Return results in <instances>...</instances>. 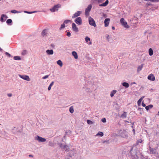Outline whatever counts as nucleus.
<instances>
[{
	"instance_id": "nucleus-1",
	"label": "nucleus",
	"mask_w": 159,
	"mask_h": 159,
	"mask_svg": "<svg viewBox=\"0 0 159 159\" xmlns=\"http://www.w3.org/2000/svg\"><path fill=\"white\" fill-rule=\"evenodd\" d=\"M120 23L121 25L125 28H128L129 27V26L127 25V22L125 20L124 18H122L120 19Z\"/></svg>"
},
{
	"instance_id": "nucleus-2",
	"label": "nucleus",
	"mask_w": 159,
	"mask_h": 159,
	"mask_svg": "<svg viewBox=\"0 0 159 159\" xmlns=\"http://www.w3.org/2000/svg\"><path fill=\"white\" fill-rule=\"evenodd\" d=\"M61 5L60 4H57L55 5L54 7L50 9V11L52 12H54L55 11H57L58 9L60 8Z\"/></svg>"
},
{
	"instance_id": "nucleus-3",
	"label": "nucleus",
	"mask_w": 159,
	"mask_h": 159,
	"mask_svg": "<svg viewBox=\"0 0 159 159\" xmlns=\"http://www.w3.org/2000/svg\"><path fill=\"white\" fill-rule=\"evenodd\" d=\"M89 25L92 26H93L94 27L96 26V23L94 19L91 16L89 17Z\"/></svg>"
},
{
	"instance_id": "nucleus-4",
	"label": "nucleus",
	"mask_w": 159,
	"mask_h": 159,
	"mask_svg": "<svg viewBox=\"0 0 159 159\" xmlns=\"http://www.w3.org/2000/svg\"><path fill=\"white\" fill-rule=\"evenodd\" d=\"M75 22L78 25H81L82 24V20L80 17H77L74 20Z\"/></svg>"
},
{
	"instance_id": "nucleus-5",
	"label": "nucleus",
	"mask_w": 159,
	"mask_h": 159,
	"mask_svg": "<svg viewBox=\"0 0 159 159\" xmlns=\"http://www.w3.org/2000/svg\"><path fill=\"white\" fill-rule=\"evenodd\" d=\"M92 7V5L91 4H90L87 7V8L86 9L85 14L86 16H88L89 15V12L91 11V10Z\"/></svg>"
},
{
	"instance_id": "nucleus-6",
	"label": "nucleus",
	"mask_w": 159,
	"mask_h": 159,
	"mask_svg": "<svg viewBox=\"0 0 159 159\" xmlns=\"http://www.w3.org/2000/svg\"><path fill=\"white\" fill-rule=\"evenodd\" d=\"M35 139L41 142H44L46 141L45 139L43 138L38 135L35 137Z\"/></svg>"
},
{
	"instance_id": "nucleus-7",
	"label": "nucleus",
	"mask_w": 159,
	"mask_h": 159,
	"mask_svg": "<svg viewBox=\"0 0 159 159\" xmlns=\"http://www.w3.org/2000/svg\"><path fill=\"white\" fill-rule=\"evenodd\" d=\"M76 153L74 149H73L70 151L69 154L67 157H66V159H69L68 157H72Z\"/></svg>"
},
{
	"instance_id": "nucleus-8",
	"label": "nucleus",
	"mask_w": 159,
	"mask_h": 159,
	"mask_svg": "<svg viewBox=\"0 0 159 159\" xmlns=\"http://www.w3.org/2000/svg\"><path fill=\"white\" fill-rule=\"evenodd\" d=\"M19 76L23 79H24L26 81H30V80L29 76L28 75H19Z\"/></svg>"
},
{
	"instance_id": "nucleus-9",
	"label": "nucleus",
	"mask_w": 159,
	"mask_h": 159,
	"mask_svg": "<svg viewBox=\"0 0 159 159\" xmlns=\"http://www.w3.org/2000/svg\"><path fill=\"white\" fill-rule=\"evenodd\" d=\"M72 26L73 30L75 32H77L79 31L78 28L77 27L76 24L73 23L72 24Z\"/></svg>"
},
{
	"instance_id": "nucleus-10",
	"label": "nucleus",
	"mask_w": 159,
	"mask_h": 159,
	"mask_svg": "<svg viewBox=\"0 0 159 159\" xmlns=\"http://www.w3.org/2000/svg\"><path fill=\"white\" fill-rule=\"evenodd\" d=\"M8 18V16L6 15L2 14L1 15L0 20L2 22H3Z\"/></svg>"
},
{
	"instance_id": "nucleus-11",
	"label": "nucleus",
	"mask_w": 159,
	"mask_h": 159,
	"mask_svg": "<svg viewBox=\"0 0 159 159\" xmlns=\"http://www.w3.org/2000/svg\"><path fill=\"white\" fill-rule=\"evenodd\" d=\"M81 14V11H78L77 12L73 14L72 16V18H74L76 17H77L79 16Z\"/></svg>"
},
{
	"instance_id": "nucleus-12",
	"label": "nucleus",
	"mask_w": 159,
	"mask_h": 159,
	"mask_svg": "<svg viewBox=\"0 0 159 159\" xmlns=\"http://www.w3.org/2000/svg\"><path fill=\"white\" fill-rule=\"evenodd\" d=\"M149 150L150 151V154H154L156 153V149L153 148H152L150 146L149 147Z\"/></svg>"
},
{
	"instance_id": "nucleus-13",
	"label": "nucleus",
	"mask_w": 159,
	"mask_h": 159,
	"mask_svg": "<svg viewBox=\"0 0 159 159\" xmlns=\"http://www.w3.org/2000/svg\"><path fill=\"white\" fill-rule=\"evenodd\" d=\"M110 20V19L109 18H107L105 19L104 21L105 27H107L108 26Z\"/></svg>"
},
{
	"instance_id": "nucleus-14",
	"label": "nucleus",
	"mask_w": 159,
	"mask_h": 159,
	"mask_svg": "<svg viewBox=\"0 0 159 159\" xmlns=\"http://www.w3.org/2000/svg\"><path fill=\"white\" fill-rule=\"evenodd\" d=\"M148 79L152 81H154L155 80V77L153 75L151 74L148 76Z\"/></svg>"
},
{
	"instance_id": "nucleus-15",
	"label": "nucleus",
	"mask_w": 159,
	"mask_h": 159,
	"mask_svg": "<svg viewBox=\"0 0 159 159\" xmlns=\"http://www.w3.org/2000/svg\"><path fill=\"white\" fill-rule=\"evenodd\" d=\"M109 3V1L107 0L106 1L101 4L99 5V6L100 7H106V6Z\"/></svg>"
},
{
	"instance_id": "nucleus-16",
	"label": "nucleus",
	"mask_w": 159,
	"mask_h": 159,
	"mask_svg": "<svg viewBox=\"0 0 159 159\" xmlns=\"http://www.w3.org/2000/svg\"><path fill=\"white\" fill-rule=\"evenodd\" d=\"M46 52L48 55H51L53 54L54 52L52 49H48L46 51Z\"/></svg>"
},
{
	"instance_id": "nucleus-17",
	"label": "nucleus",
	"mask_w": 159,
	"mask_h": 159,
	"mask_svg": "<svg viewBox=\"0 0 159 159\" xmlns=\"http://www.w3.org/2000/svg\"><path fill=\"white\" fill-rule=\"evenodd\" d=\"M72 55L74 56V58L75 59H77L78 58V55L77 52L75 51H73L72 52Z\"/></svg>"
},
{
	"instance_id": "nucleus-18",
	"label": "nucleus",
	"mask_w": 159,
	"mask_h": 159,
	"mask_svg": "<svg viewBox=\"0 0 159 159\" xmlns=\"http://www.w3.org/2000/svg\"><path fill=\"white\" fill-rule=\"evenodd\" d=\"M47 33V30L46 29L43 30L41 33V35L43 36H44Z\"/></svg>"
},
{
	"instance_id": "nucleus-19",
	"label": "nucleus",
	"mask_w": 159,
	"mask_h": 159,
	"mask_svg": "<svg viewBox=\"0 0 159 159\" xmlns=\"http://www.w3.org/2000/svg\"><path fill=\"white\" fill-rule=\"evenodd\" d=\"M143 66V65L142 64L141 65L138 66L137 70L138 72H139L142 70Z\"/></svg>"
},
{
	"instance_id": "nucleus-20",
	"label": "nucleus",
	"mask_w": 159,
	"mask_h": 159,
	"mask_svg": "<svg viewBox=\"0 0 159 159\" xmlns=\"http://www.w3.org/2000/svg\"><path fill=\"white\" fill-rule=\"evenodd\" d=\"M153 107V105L152 104L149 105L145 107V109L147 111H148L149 109L152 108Z\"/></svg>"
},
{
	"instance_id": "nucleus-21",
	"label": "nucleus",
	"mask_w": 159,
	"mask_h": 159,
	"mask_svg": "<svg viewBox=\"0 0 159 159\" xmlns=\"http://www.w3.org/2000/svg\"><path fill=\"white\" fill-rule=\"evenodd\" d=\"M6 23L7 25H12V20L11 19H8L7 20Z\"/></svg>"
},
{
	"instance_id": "nucleus-22",
	"label": "nucleus",
	"mask_w": 159,
	"mask_h": 159,
	"mask_svg": "<svg viewBox=\"0 0 159 159\" xmlns=\"http://www.w3.org/2000/svg\"><path fill=\"white\" fill-rule=\"evenodd\" d=\"M149 54L150 56H151L153 55V52L152 48H150L148 50Z\"/></svg>"
},
{
	"instance_id": "nucleus-23",
	"label": "nucleus",
	"mask_w": 159,
	"mask_h": 159,
	"mask_svg": "<svg viewBox=\"0 0 159 159\" xmlns=\"http://www.w3.org/2000/svg\"><path fill=\"white\" fill-rule=\"evenodd\" d=\"M117 91L116 90H114L111 91L110 93V96L111 97H113L114 95L116 93Z\"/></svg>"
},
{
	"instance_id": "nucleus-24",
	"label": "nucleus",
	"mask_w": 159,
	"mask_h": 159,
	"mask_svg": "<svg viewBox=\"0 0 159 159\" xmlns=\"http://www.w3.org/2000/svg\"><path fill=\"white\" fill-rule=\"evenodd\" d=\"M144 96L142 97L138 101L137 103L138 104L139 106L141 104V102L142 101L143 99L144 98Z\"/></svg>"
},
{
	"instance_id": "nucleus-25",
	"label": "nucleus",
	"mask_w": 159,
	"mask_h": 159,
	"mask_svg": "<svg viewBox=\"0 0 159 159\" xmlns=\"http://www.w3.org/2000/svg\"><path fill=\"white\" fill-rule=\"evenodd\" d=\"M122 85L125 88H127L129 87V84L127 82H123L122 83Z\"/></svg>"
},
{
	"instance_id": "nucleus-26",
	"label": "nucleus",
	"mask_w": 159,
	"mask_h": 159,
	"mask_svg": "<svg viewBox=\"0 0 159 159\" xmlns=\"http://www.w3.org/2000/svg\"><path fill=\"white\" fill-rule=\"evenodd\" d=\"M127 116V113L126 112H124L121 115L120 117L122 118H126Z\"/></svg>"
},
{
	"instance_id": "nucleus-27",
	"label": "nucleus",
	"mask_w": 159,
	"mask_h": 159,
	"mask_svg": "<svg viewBox=\"0 0 159 159\" xmlns=\"http://www.w3.org/2000/svg\"><path fill=\"white\" fill-rule=\"evenodd\" d=\"M13 59L16 60H21V58L20 56H15L13 57Z\"/></svg>"
},
{
	"instance_id": "nucleus-28",
	"label": "nucleus",
	"mask_w": 159,
	"mask_h": 159,
	"mask_svg": "<svg viewBox=\"0 0 159 159\" xmlns=\"http://www.w3.org/2000/svg\"><path fill=\"white\" fill-rule=\"evenodd\" d=\"M143 142V140L142 139H138L136 143V146H137L139 144V143H141Z\"/></svg>"
},
{
	"instance_id": "nucleus-29",
	"label": "nucleus",
	"mask_w": 159,
	"mask_h": 159,
	"mask_svg": "<svg viewBox=\"0 0 159 159\" xmlns=\"http://www.w3.org/2000/svg\"><path fill=\"white\" fill-rule=\"evenodd\" d=\"M57 63L58 65H59L60 66H62V62L61 60H59L57 61Z\"/></svg>"
},
{
	"instance_id": "nucleus-30",
	"label": "nucleus",
	"mask_w": 159,
	"mask_h": 159,
	"mask_svg": "<svg viewBox=\"0 0 159 159\" xmlns=\"http://www.w3.org/2000/svg\"><path fill=\"white\" fill-rule=\"evenodd\" d=\"M54 83V82L53 81L50 84L49 86H48V90H51V87L53 85Z\"/></svg>"
},
{
	"instance_id": "nucleus-31",
	"label": "nucleus",
	"mask_w": 159,
	"mask_h": 159,
	"mask_svg": "<svg viewBox=\"0 0 159 159\" xmlns=\"http://www.w3.org/2000/svg\"><path fill=\"white\" fill-rule=\"evenodd\" d=\"M63 149H64L66 151H68L69 149V146L67 145H65L63 147Z\"/></svg>"
},
{
	"instance_id": "nucleus-32",
	"label": "nucleus",
	"mask_w": 159,
	"mask_h": 159,
	"mask_svg": "<svg viewBox=\"0 0 159 159\" xmlns=\"http://www.w3.org/2000/svg\"><path fill=\"white\" fill-rule=\"evenodd\" d=\"M146 1H150L153 2H159V0H145Z\"/></svg>"
},
{
	"instance_id": "nucleus-33",
	"label": "nucleus",
	"mask_w": 159,
	"mask_h": 159,
	"mask_svg": "<svg viewBox=\"0 0 159 159\" xmlns=\"http://www.w3.org/2000/svg\"><path fill=\"white\" fill-rule=\"evenodd\" d=\"M11 12L12 13L15 14L16 13H20L21 12L17 11L16 10H12L11 11Z\"/></svg>"
},
{
	"instance_id": "nucleus-34",
	"label": "nucleus",
	"mask_w": 159,
	"mask_h": 159,
	"mask_svg": "<svg viewBox=\"0 0 159 159\" xmlns=\"http://www.w3.org/2000/svg\"><path fill=\"white\" fill-rule=\"evenodd\" d=\"M85 41L86 43H88L89 41H90L91 40L89 37L88 36H86L85 38Z\"/></svg>"
},
{
	"instance_id": "nucleus-35",
	"label": "nucleus",
	"mask_w": 159,
	"mask_h": 159,
	"mask_svg": "<svg viewBox=\"0 0 159 159\" xmlns=\"http://www.w3.org/2000/svg\"><path fill=\"white\" fill-rule=\"evenodd\" d=\"M69 111L71 113H73L74 110L73 108V107H70L69 108Z\"/></svg>"
},
{
	"instance_id": "nucleus-36",
	"label": "nucleus",
	"mask_w": 159,
	"mask_h": 159,
	"mask_svg": "<svg viewBox=\"0 0 159 159\" xmlns=\"http://www.w3.org/2000/svg\"><path fill=\"white\" fill-rule=\"evenodd\" d=\"M71 21V20H65L64 21L63 23L65 24H67L68 23H69V22Z\"/></svg>"
},
{
	"instance_id": "nucleus-37",
	"label": "nucleus",
	"mask_w": 159,
	"mask_h": 159,
	"mask_svg": "<svg viewBox=\"0 0 159 159\" xmlns=\"http://www.w3.org/2000/svg\"><path fill=\"white\" fill-rule=\"evenodd\" d=\"M105 0H94V1L97 2L98 3H101Z\"/></svg>"
},
{
	"instance_id": "nucleus-38",
	"label": "nucleus",
	"mask_w": 159,
	"mask_h": 159,
	"mask_svg": "<svg viewBox=\"0 0 159 159\" xmlns=\"http://www.w3.org/2000/svg\"><path fill=\"white\" fill-rule=\"evenodd\" d=\"M65 27V24L63 23V24H61V26L60 27L59 29L60 30H61L62 29L64 28Z\"/></svg>"
},
{
	"instance_id": "nucleus-39",
	"label": "nucleus",
	"mask_w": 159,
	"mask_h": 159,
	"mask_svg": "<svg viewBox=\"0 0 159 159\" xmlns=\"http://www.w3.org/2000/svg\"><path fill=\"white\" fill-rule=\"evenodd\" d=\"M97 135H100V136L102 137L103 135V132L100 131L98 133Z\"/></svg>"
},
{
	"instance_id": "nucleus-40",
	"label": "nucleus",
	"mask_w": 159,
	"mask_h": 159,
	"mask_svg": "<svg viewBox=\"0 0 159 159\" xmlns=\"http://www.w3.org/2000/svg\"><path fill=\"white\" fill-rule=\"evenodd\" d=\"M5 54L8 57H12V56H11V55H10V54H9V53H8L7 52H6Z\"/></svg>"
},
{
	"instance_id": "nucleus-41",
	"label": "nucleus",
	"mask_w": 159,
	"mask_h": 159,
	"mask_svg": "<svg viewBox=\"0 0 159 159\" xmlns=\"http://www.w3.org/2000/svg\"><path fill=\"white\" fill-rule=\"evenodd\" d=\"M87 123L88 124L90 125L93 124V122L91 120H88L87 121Z\"/></svg>"
},
{
	"instance_id": "nucleus-42",
	"label": "nucleus",
	"mask_w": 159,
	"mask_h": 159,
	"mask_svg": "<svg viewBox=\"0 0 159 159\" xmlns=\"http://www.w3.org/2000/svg\"><path fill=\"white\" fill-rule=\"evenodd\" d=\"M85 91H86V92L89 93H90L91 91L90 89L89 88L86 89L85 90Z\"/></svg>"
},
{
	"instance_id": "nucleus-43",
	"label": "nucleus",
	"mask_w": 159,
	"mask_h": 159,
	"mask_svg": "<svg viewBox=\"0 0 159 159\" xmlns=\"http://www.w3.org/2000/svg\"><path fill=\"white\" fill-rule=\"evenodd\" d=\"M59 146L60 148L63 149V147L64 146L61 143H60L59 144Z\"/></svg>"
},
{
	"instance_id": "nucleus-44",
	"label": "nucleus",
	"mask_w": 159,
	"mask_h": 159,
	"mask_svg": "<svg viewBox=\"0 0 159 159\" xmlns=\"http://www.w3.org/2000/svg\"><path fill=\"white\" fill-rule=\"evenodd\" d=\"M49 76V75H45L44 76L43 78L42 79H45L47 78Z\"/></svg>"
},
{
	"instance_id": "nucleus-45",
	"label": "nucleus",
	"mask_w": 159,
	"mask_h": 159,
	"mask_svg": "<svg viewBox=\"0 0 159 159\" xmlns=\"http://www.w3.org/2000/svg\"><path fill=\"white\" fill-rule=\"evenodd\" d=\"M102 122H103V123H105L106 121V119L105 118H103L102 119Z\"/></svg>"
},
{
	"instance_id": "nucleus-46",
	"label": "nucleus",
	"mask_w": 159,
	"mask_h": 159,
	"mask_svg": "<svg viewBox=\"0 0 159 159\" xmlns=\"http://www.w3.org/2000/svg\"><path fill=\"white\" fill-rule=\"evenodd\" d=\"M26 51L25 50H24L23 51V52L22 53V55H24L26 54Z\"/></svg>"
},
{
	"instance_id": "nucleus-47",
	"label": "nucleus",
	"mask_w": 159,
	"mask_h": 159,
	"mask_svg": "<svg viewBox=\"0 0 159 159\" xmlns=\"http://www.w3.org/2000/svg\"><path fill=\"white\" fill-rule=\"evenodd\" d=\"M67 35L68 37H70L71 36V33L70 32H68L67 33Z\"/></svg>"
},
{
	"instance_id": "nucleus-48",
	"label": "nucleus",
	"mask_w": 159,
	"mask_h": 159,
	"mask_svg": "<svg viewBox=\"0 0 159 159\" xmlns=\"http://www.w3.org/2000/svg\"><path fill=\"white\" fill-rule=\"evenodd\" d=\"M109 143V141H104L103 142L104 143L108 144Z\"/></svg>"
},
{
	"instance_id": "nucleus-49",
	"label": "nucleus",
	"mask_w": 159,
	"mask_h": 159,
	"mask_svg": "<svg viewBox=\"0 0 159 159\" xmlns=\"http://www.w3.org/2000/svg\"><path fill=\"white\" fill-rule=\"evenodd\" d=\"M37 12H38V11H30L29 14H32L33 13Z\"/></svg>"
},
{
	"instance_id": "nucleus-50",
	"label": "nucleus",
	"mask_w": 159,
	"mask_h": 159,
	"mask_svg": "<svg viewBox=\"0 0 159 159\" xmlns=\"http://www.w3.org/2000/svg\"><path fill=\"white\" fill-rule=\"evenodd\" d=\"M109 35H107L106 37V38H107V39L108 41H109Z\"/></svg>"
},
{
	"instance_id": "nucleus-51",
	"label": "nucleus",
	"mask_w": 159,
	"mask_h": 159,
	"mask_svg": "<svg viewBox=\"0 0 159 159\" xmlns=\"http://www.w3.org/2000/svg\"><path fill=\"white\" fill-rule=\"evenodd\" d=\"M7 95L9 97H11L12 96V94L11 93H8Z\"/></svg>"
},
{
	"instance_id": "nucleus-52",
	"label": "nucleus",
	"mask_w": 159,
	"mask_h": 159,
	"mask_svg": "<svg viewBox=\"0 0 159 159\" xmlns=\"http://www.w3.org/2000/svg\"><path fill=\"white\" fill-rule=\"evenodd\" d=\"M142 105L143 107H146L145 104L144 103H143V102H142Z\"/></svg>"
},
{
	"instance_id": "nucleus-53",
	"label": "nucleus",
	"mask_w": 159,
	"mask_h": 159,
	"mask_svg": "<svg viewBox=\"0 0 159 159\" xmlns=\"http://www.w3.org/2000/svg\"><path fill=\"white\" fill-rule=\"evenodd\" d=\"M142 109H143L141 108H138V110L140 111H141Z\"/></svg>"
},
{
	"instance_id": "nucleus-54",
	"label": "nucleus",
	"mask_w": 159,
	"mask_h": 159,
	"mask_svg": "<svg viewBox=\"0 0 159 159\" xmlns=\"http://www.w3.org/2000/svg\"><path fill=\"white\" fill-rule=\"evenodd\" d=\"M24 12H25V13L29 14L30 11H24Z\"/></svg>"
},
{
	"instance_id": "nucleus-55",
	"label": "nucleus",
	"mask_w": 159,
	"mask_h": 159,
	"mask_svg": "<svg viewBox=\"0 0 159 159\" xmlns=\"http://www.w3.org/2000/svg\"><path fill=\"white\" fill-rule=\"evenodd\" d=\"M51 46L52 47H53V48H54V47H55V45H54V44L53 43H52L51 44Z\"/></svg>"
},
{
	"instance_id": "nucleus-56",
	"label": "nucleus",
	"mask_w": 159,
	"mask_h": 159,
	"mask_svg": "<svg viewBox=\"0 0 159 159\" xmlns=\"http://www.w3.org/2000/svg\"><path fill=\"white\" fill-rule=\"evenodd\" d=\"M92 44V41H90L89 43L88 44L89 45H91Z\"/></svg>"
},
{
	"instance_id": "nucleus-57",
	"label": "nucleus",
	"mask_w": 159,
	"mask_h": 159,
	"mask_svg": "<svg viewBox=\"0 0 159 159\" xmlns=\"http://www.w3.org/2000/svg\"><path fill=\"white\" fill-rule=\"evenodd\" d=\"M3 51V50L1 48H0V52H2Z\"/></svg>"
},
{
	"instance_id": "nucleus-58",
	"label": "nucleus",
	"mask_w": 159,
	"mask_h": 159,
	"mask_svg": "<svg viewBox=\"0 0 159 159\" xmlns=\"http://www.w3.org/2000/svg\"><path fill=\"white\" fill-rule=\"evenodd\" d=\"M112 28L113 30H114L115 29V28L114 26H112Z\"/></svg>"
},
{
	"instance_id": "nucleus-59",
	"label": "nucleus",
	"mask_w": 159,
	"mask_h": 159,
	"mask_svg": "<svg viewBox=\"0 0 159 159\" xmlns=\"http://www.w3.org/2000/svg\"><path fill=\"white\" fill-rule=\"evenodd\" d=\"M29 156L30 157H33V155H29Z\"/></svg>"
},
{
	"instance_id": "nucleus-60",
	"label": "nucleus",
	"mask_w": 159,
	"mask_h": 159,
	"mask_svg": "<svg viewBox=\"0 0 159 159\" xmlns=\"http://www.w3.org/2000/svg\"><path fill=\"white\" fill-rule=\"evenodd\" d=\"M125 122H128V123H129V122L127 120H125Z\"/></svg>"
},
{
	"instance_id": "nucleus-61",
	"label": "nucleus",
	"mask_w": 159,
	"mask_h": 159,
	"mask_svg": "<svg viewBox=\"0 0 159 159\" xmlns=\"http://www.w3.org/2000/svg\"><path fill=\"white\" fill-rule=\"evenodd\" d=\"M134 122H133V123H132V125H134Z\"/></svg>"
},
{
	"instance_id": "nucleus-62",
	"label": "nucleus",
	"mask_w": 159,
	"mask_h": 159,
	"mask_svg": "<svg viewBox=\"0 0 159 159\" xmlns=\"http://www.w3.org/2000/svg\"><path fill=\"white\" fill-rule=\"evenodd\" d=\"M133 131L134 132V133H135V129H133Z\"/></svg>"
},
{
	"instance_id": "nucleus-63",
	"label": "nucleus",
	"mask_w": 159,
	"mask_h": 159,
	"mask_svg": "<svg viewBox=\"0 0 159 159\" xmlns=\"http://www.w3.org/2000/svg\"><path fill=\"white\" fill-rule=\"evenodd\" d=\"M151 5H152L151 4H149V3L148 4V5H149V6Z\"/></svg>"
},
{
	"instance_id": "nucleus-64",
	"label": "nucleus",
	"mask_w": 159,
	"mask_h": 159,
	"mask_svg": "<svg viewBox=\"0 0 159 159\" xmlns=\"http://www.w3.org/2000/svg\"><path fill=\"white\" fill-rule=\"evenodd\" d=\"M133 84H135L136 83H135V82H133Z\"/></svg>"
}]
</instances>
